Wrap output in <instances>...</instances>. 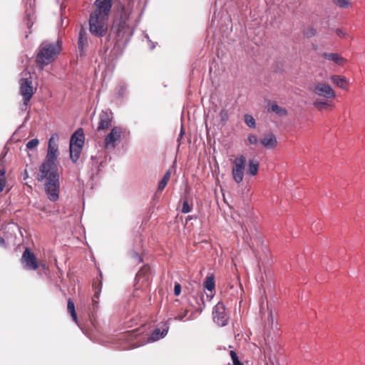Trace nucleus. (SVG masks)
I'll return each mask as SVG.
<instances>
[{"mask_svg": "<svg viewBox=\"0 0 365 365\" xmlns=\"http://www.w3.org/2000/svg\"><path fill=\"white\" fill-rule=\"evenodd\" d=\"M168 327L165 324V327L160 329H155L151 334L150 336L148 339V342H153L163 338L168 333Z\"/></svg>", "mask_w": 365, "mask_h": 365, "instance_id": "2eb2a0df", "label": "nucleus"}, {"mask_svg": "<svg viewBox=\"0 0 365 365\" xmlns=\"http://www.w3.org/2000/svg\"><path fill=\"white\" fill-rule=\"evenodd\" d=\"M314 106L319 110H322L324 109H326L327 107L329 106L328 103L327 101L317 99L313 103Z\"/></svg>", "mask_w": 365, "mask_h": 365, "instance_id": "b1692460", "label": "nucleus"}, {"mask_svg": "<svg viewBox=\"0 0 365 365\" xmlns=\"http://www.w3.org/2000/svg\"><path fill=\"white\" fill-rule=\"evenodd\" d=\"M5 174L6 170L4 169L0 170V192L4 190L6 185Z\"/></svg>", "mask_w": 365, "mask_h": 365, "instance_id": "bb28decb", "label": "nucleus"}, {"mask_svg": "<svg viewBox=\"0 0 365 365\" xmlns=\"http://www.w3.org/2000/svg\"><path fill=\"white\" fill-rule=\"evenodd\" d=\"M113 120V113L110 111L103 110L99 115V123L98 130H104L111 126Z\"/></svg>", "mask_w": 365, "mask_h": 365, "instance_id": "9b49d317", "label": "nucleus"}, {"mask_svg": "<svg viewBox=\"0 0 365 365\" xmlns=\"http://www.w3.org/2000/svg\"><path fill=\"white\" fill-rule=\"evenodd\" d=\"M213 319L215 323L221 327L227 324L228 317L225 313V307L223 303L218 302L212 311Z\"/></svg>", "mask_w": 365, "mask_h": 365, "instance_id": "1a4fd4ad", "label": "nucleus"}, {"mask_svg": "<svg viewBox=\"0 0 365 365\" xmlns=\"http://www.w3.org/2000/svg\"><path fill=\"white\" fill-rule=\"evenodd\" d=\"M132 332H133V334H135V333L138 332V330H136V329L133 330Z\"/></svg>", "mask_w": 365, "mask_h": 365, "instance_id": "49530a36", "label": "nucleus"}, {"mask_svg": "<svg viewBox=\"0 0 365 365\" xmlns=\"http://www.w3.org/2000/svg\"><path fill=\"white\" fill-rule=\"evenodd\" d=\"M123 134V128L120 126H114L110 133L106 136L103 142L104 148L107 150H114Z\"/></svg>", "mask_w": 365, "mask_h": 365, "instance_id": "0eeeda50", "label": "nucleus"}, {"mask_svg": "<svg viewBox=\"0 0 365 365\" xmlns=\"http://www.w3.org/2000/svg\"><path fill=\"white\" fill-rule=\"evenodd\" d=\"M35 4V0H25L26 4V21H27V26L30 28L33 25V16H34V6Z\"/></svg>", "mask_w": 365, "mask_h": 365, "instance_id": "4468645a", "label": "nucleus"}, {"mask_svg": "<svg viewBox=\"0 0 365 365\" xmlns=\"http://www.w3.org/2000/svg\"><path fill=\"white\" fill-rule=\"evenodd\" d=\"M138 17L134 16L133 12L128 13L126 10L121 11L120 18L115 20L113 24V29H115L119 40L128 41L130 39L138 24Z\"/></svg>", "mask_w": 365, "mask_h": 365, "instance_id": "7ed1b4c3", "label": "nucleus"}, {"mask_svg": "<svg viewBox=\"0 0 365 365\" xmlns=\"http://www.w3.org/2000/svg\"><path fill=\"white\" fill-rule=\"evenodd\" d=\"M38 143H39V141L37 138L31 139L26 143V148L29 150H32V149L35 148L36 147H37Z\"/></svg>", "mask_w": 365, "mask_h": 365, "instance_id": "cd10ccee", "label": "nucleus"}, {"mask_svg": "<svg viewBox=\"0 0 365 365\" xmlns=\"http://www.w3.org/2000/svg\"><path fill=\"white\" fill-rule=\"evenodd\" d=\"M55 138H57V135H53L48 140L46 158L40 166L37 174L38 182L46 180L44 184L45 192L49 200L52 202L58 200L60 192L59 175L56 163L58 149L57 145H53Z\"/></svg>", "mask_w": 365, "mask_h": 365, "instance_id": "f257e3e1", "label": "nucleus"}, {"mask_svg": "<svg viewBox=\"0 0 365 365\" xmlns=\"http://www.w3.org/2000/svg\"><path fill=\"white\" fill-rule=\"evenodd\" d=\"M126 91V86L125 85H121L118 90V96L119 97H123L125 92Z\"/></svg>", "mask_w": 365, "mask_h": 365, "instance_id": "e433bc0d", "label": "nucleus"}, {"mask_svg": "<svg viewBox=\"0 0 365 365\" xmlns=\"http://www.w3.org/2000/svg\"><path fill=\"white\" fill-rule=\"evenodd\" d=\"M322 56L326 59L334 61L338 65H342L344 62V59L336 53H324Z\"/></svg>", "mask_w": 365, "mask_h": 365, "instance_id": "6ab92c4d", "label": "nucleus"}, {"mask_svg": "<svg viewBox=\"0 0 365 365\" xmlns=\"http://www.w3.org/2000/svg\"><path fill=\"white\" fill-rule=\"evenodd\" d=\"M333 3L342 9H346L351 4L349 0H333Z\"/></svg>", "mask_w": 365, "mask_h": 365, "instance_id": "a878e982", "label": "nucleus"}, {"mask_svg": "<svg viewBox=\"0 0 365 365\" xmlns=\"http://www.w3.org/2000/svg\"><path fill=\"white\" fill-rule=\"evenodd\" d=\"M259 162L255 159H250L248 162L247 174L251 176H255L259 170Z\"/></svg>", "mask_w": 365, "mask_h": 365, "instance_id": "a211bd4d", "label": "nucleus"}, {"mask_svg": "<svg viewBox=\"0 0 365 365\" xmlns=\"http://www.w3.org/2000/svg\"><path fill=\"white\" fill-rule=\"evenodd\" d=\"M88 46V38L86 31L81 29L78 38V50L81 56H85Z\"/></svg>", "mask_w": 365, "mask_h": 365, "instance_id": "f8f14e48", "label": "nucleus"}, {"mask_svg": "<svg viewBox=\"0 0 365 365\" xmlns=\"http://www.w3.org/2000/svg\"><path fill=\"white\" fill-rule=\"evenodd\" d=\"M185 133V130H184V128L182 126L181 127V130H180V135H179V137L181 138Z\"/></svg>", "mask_w": 365, "mask_h": 365, "instance_id": "c03bdc74", "label": "nucleus"}, {"mask_svg": "<svg viewBox=\"0 0 365 365\" xmlns=\"http://www.w3.org/2000/svg\"><path fill=\"white\" fill-rule=\"evenodd\" d=\"M133 257L138 262H140L143 261L142 257L137 252H133Z\"/></svg>", "mask_w": 365, "mask_h": 365, "instance_id": "ea45409f", "label": "nucleus"}, {"mask_svg": "<svg viewBox=\"0 0 365 365\" xmlns=\"http://www.w3.org/2000/svg\"><path fill=\"white\" fill-rule=\"evenodd\" d=\"M21 264L26 269L36 270L38 267V264L35 255L29 248H26L21 259Z\"/></svg>", "mask_w": 365, "mask_h": 365, "instance_id": "6e6552de", "label": "nucleus"}, {"mask_svg": "<svg viewBox=\"0 0 365 365\" xmlns=\"http://www.w3.org/2000/svg\"><path fill=\"white\" fill-rule=\"evenodd\" d=\"M84 143V135L82 130L76 131L71 138L70 145H80L83 147Z\"/></svg>", "mask_w": 365, "mask_h": 365, "instance_id": "f3484780", "label": "nucleus"}, {"mask_svg": "<svg viewBox=\"0 0 365 365\" xmlns=\"http://www.w3.org/2000/svg\"><path fill=\"white\" fill-rule=\"evenodd\" d=\"M167 184L168 182L165 181L163 179H161V180L158 182V191H162L165 187Z\"/></svg>", "mask_w": 365, "mask_h": 365, "instance_id": "f704fd0d", "label": "nucleus"}, {"mask_svg": "<svg viewBox=\"0 0 365 365\" xmlns=\"http://www.w3.org/2000/svg\"><path fill=\"white\" fill-rule=\"evenodd\" d=\"M317 31L314 28H309L307 31H305L304 34L307 37L310 38L316 34Z\"/></svg>", "mask_w": 365, "mask_h": 365, "instance_id": "72a5a7b5", "label": "nucleus"}, {"mask_svg": "<svg viewBox=\"0 0 365 365\" xmlns=\"http://www.w3.org/2000/svg\"><path fill=\"white\" fill-rule=\"evenodd\" d=\"M260 143L267 149H274L277 145V138L272 133L265 135L260 140Z\"/></svg>", "mask_w": 365, "mask_h": 365, "instance_id": "ddd939ff", "label": "nucleus"}, {"mask_svg": "<svg viewBox=\"0 0 365 365\" xmlns=\"http://www.w3.org/2000/svg\"><path fill=\"white\" fill-rule=\"evenodd\" d=\"M30 76L29 73H25V76ZM20 93L23 96L24 98V104L27 106L29 101L32 98L34 90L32 86V81L31 80V76L22 78L20 81Z\"/></svg>", "mask_w": 365, "mask_h": 365, "instance_id": "423d86ee", "label": "nucleus"}, {"mask_svg": "<svg viewBox=\"0 0 365 365\" xmlns=\"http://www.w3.org/2000/svg\"><path fill=\"white\" fill-rule=\"evenodd\" d=\"M230 356L232 360V365H243V364L240 361L238 356L235 351H230Z\"/></svg>", "mask_w": 365, "mask_h": 365, "instance_id": "c85d7f7f", "label": "nucleus"}, {"mask_svg": "<svg viewBox=\"0 0 365 365\" xmlns=\"http://www.w3.org/2000/svg\"><path fill=\"white\" fill-rule=\"evenodd\" d=\"M204 284L205 288L207 291L210 292V294H207V297L211 299L214 296L213 292H215V282L214 275L210 274V276L206 277Z\"/></svg>", "mask_w": 365, "mask_h": 365, "instance_id": "dca6fc26", "label": "nucleus"}, {"mask_svg": "<svg viewBox=\"0 0 365 365\" xmlns=\"http://www.w3.org/2000/svg\"><path fill=\"white\" fill-rule=\"evenodd\" d=\"M181 292V285L179 283H175L174 286V294L175 296H179Z\"/></svg>", "mask_w": 365, "mask_h": 365, "instance_id": "c9c22d12", "label": "nucleus"}, {"mask_svg": "<svg viewBox=\"0 0 365 365\" xmlns=\"http://www.w3.org/2000/svg\"><path fill=\"white\" fill-rule=\"evenodd\" d=\"M220 115L221 120L223 123H225L227 120L228 114H227V111L226 110L222 109L220 113Z\"/></svg>", "mask_w": 365, "mask_h": 365, "instance_id": "473e14b6", "label": "nucleus"}, {"mask_svg": "<svg viewBox=\"0 0 365 365\" xmlns=\"http://www.w3.org/2000/svg\"><path fill=\"white\" fill-rule=\"evenodd\" d=\"M246 166V158L240 155L232 161V177L233 180L240 184L243 181L245 170Z\"/></svg>", "mask_w": 365, "mask_h": 365, "instance_id": "39448f33", "label": "nucleus"}, {"mask_svg": "<svg viewBox=\"0 0 365 365\" xmlns=\"http://www.w3.org/2000/svg\"><path fill=\"white\" fill-rule=\"evenodd\" d=\"M247 140H248L249 143L251 145H257L259 141L257 136L254 134H250L248 136Z\"/></svg>", "mask_w": 365, "mask_h": 365, "instance_id": "2f4dec72", "label": "nucleus"}, {"mask_svg": "<svg viewBox=\"0 0 365 365\" xmlns=\"http://www.w3.org/2000/svg\"><path fill=\"white\" fill-rule=\"evenodd\" d=\"M60 52L58 43L43 42L38 47L36 56V63L43 67L51 63Z\"/></svg>", "mask_w": 365, "mask_h": 365, "instance_id": "20e7f679", "label": "nucleus"}, {"mask_svg": "<svg viewBox=\"0 0 365 365\" xmlns=\"http://www.w3.org/2000/svg\"><path fill=\"white\" fill-rule=\"evenodd\" d=\"M312 89L316 95L326 98H334L336 96L335 92L332 88L325 83H315Z\"/></svg>", "mask_w": 365, "mask_h": 365, "instance_id": "9d476101", "label": "nucleus"}, {"mask_svg": "<svg viewBox=\"0 0 365 365\" xmlns=\"http://www.w3.org/2000/svg\"><path fill=\"white\" fill-rule=\"evenodd\" d=\"M331 80L334 83H335L337 86L340 87L341 88H346L347 81L346 78L342 77L341 76L334 75L331 77Z\"/></svg>", "mask_w": 365, "mask_h": 365, "instance_id": "412c9836", "label": "nucleus"}, {"mask_svg": "<svg viewBox=\"0 0 365 365\" xmlns=\"http://www.w3.org/2000/svg\"><path fill=\"white\" fill-rule=\"evenodd\" d=\"M96 9L90 15V32L98 37L106 35L112 0H96Z\"/></svg>", "mask_w": 365, "mask_h": 365, "instance_id": "f03ea898", "label": "nucleus"}, {"mask_svg": "<svg viewBox=\"0 0 365 365\" xmlns=\"http://www.w3.org/2000/svg\"><path fill=\"white\" fill-rule=\"evenodd\" d=\"M192 210V205H190L187 200L183 202L182 207V213H189Z\"/></svg>", "mask_w": 365, "mask_h": 365, "instance_id": "7c9ffc66", "label": "nucleus"}, {"mask_svg": "<svg viewBox=\"0 0 365 365\" xmlns=\"http://www.w3.org/2000/svg\"><path fill=\"white\" fill-rule=\"evenodd\" d=\"M93 289H94V296H93V303H96V301L95 298L98 299L99 294L101 291V286L100 284L98 285L93 284Z\"/></svg>", "mask_w": 365, "mask_h": 365, "instance_id": "c756f323", "label": "nucleus"}, {"mask_svg": "<svg viewBox=\"0 0 365 365\" xmlns=\"http://www.w3.org/2000/svg\"><path fill=\"white\" fill-rule=\"evenodd\" d=\"M244 120H245V123H246V125L248 127L252 128H255V126H256L255 119L252 115H250L249 114H245L244 115Z\"/></svg>", "mask_w": 365, "mask_h": 365, "instance_id": "393cba45", "label": "nucleus"}, {"mask_svg": "<svg viewBox=\"0 0 365 365\" xmlns=\"http://www.w3.org/2000/svg\"><path fill=\"white\" fill-rule=\"evenodd\" d=\"M0 245L2 246V247L5 246V240L1 237H0Z\"/></svg>", "mask_w": 365, "mask_h": 365, "instance_id": "37998d69", "label": "nucleus"}, {"mask_svg": "<svg viewBox=\"0 0 365 365\" xmlns=\"http://www.w3.org/2000/svg\"><path fill=\"white\" fill-rule=\"evenodd\" d=\"M24 176H25L24 178H27V176H28V173H27L26 170H25Z\"/></svg>", "mask_w": 365, "mask_h": 365, "instance_id": "a18cd8bd", "label": "nucleus"}, {"mask_svg": "<svg viewBox=\"0 0 365 365\" xmlns=\"http://www.w3.org/2000/svg\"><path fill=\"white\" fill-rule=\"evenodd\" d=\"M271 110L279 116H284L287 114L286 109L279 106L276 103H273L271 106Z\"/></svg>", "mask_w": 365, "mask_h": 365, "instance_id": "5701e85b", "label": "nucleus"}, {"mask_svg": "<svg viewBox=\"0 0 365 365\" xmlns=\"http://www.w3.org/2000/svg\"><path fill=\"white\" fill-rule=\"evenodd\" d=\"M336 34L339 37H344L345 36V33L342 30H341V29H337L336 30Z\"/></svg>", "mask_w": 365, "mask_h": 365, "instance_id": "79ce46f5", "label": "nucleus"}, {"mask_svg": "<svg viewBox=\"0 0 365 365\" xmlns=\"http://www.w3.org/2000/svg\"><path fill=\"white\" fill-rule=\"evenodd\" d=\"M187 314V311L185 310L182 313L179 314L175 317V319L183 320Z\"/></svg>", "mask_w": 365, "mask_h": 365, "instance_id": "4c0bfd02", "label": "nucleus"}, {"mask_svg": "<svg viewBox=\"0 0 365 365\" xmlns=\"http://www.w3.org/2000/svg\"><path fill=\"white\" fill-rule=\"evenodd\" d=\"M145 38H146V39L148 41V42L150 44V49L153 50L155 47V43L153 41H150V38H149L148 34L145 35Z\"/></svg>", "mask_w": 365, "mask_h": 365, "instance_id": "a19ab883", "label": "nucleus"}, {"mask_svg": "<svg viewBox=\"0 0 365 365\" xmlns=\"http://www.w3.org/2000/svg\"><path fill=\"white\" fill-rule=\"evenodd\" d=\"M82 148L80 145H70V158L73 163L78 160Z\"/></svg>", "mask_w": 365, "mask_h": 365, "instance_id": "aec40b11", "label": "nucleus"}, {"mask_svg": "<svg viewBox=\"0 0 365 365\" xmlns=\"http://www.w3.org/2000/svg\"><path fill=\"white\" fill-rule=\"evenodd\" d=\"M227 365H231L230 364H228Z\"/></svg>", "mask_w": 365, "mask_h": 365, "instance_id": "de8ad7c7", "label": "nucleus"}, {"mask_svg": "<svg viewBox=\"0 0 365 365\" xmlns=\"http://www.w3.org/2000/svg\"><path fill=\"white\" fill-rule=\"evenodd\" d=\"M170 175H171V173H170V170H168L166 171V173L164 174L163 177L162 179H163L166 182H169L170 180Z\"/></svg>", "mask_w": 365, "mask_h": 365, "instance_id": "58836bf2", "label": "nucleus"}, {"mask_svg": "<svg viewBox=\"0 0 365 365\" xmlns=\"http://www.w3.org/2000/svg\"><path fill=\"white\" fill-rule=\"evenodd\" d=\"M67 309H68V312L70 313L73 321L76 323H77L78 318H77V314H76V309H75V305L71 299H69L68 300Z\"/></svg>", "mask_w": 365, "mask_h": 365, "instance_id": "4be33fe9", "label": "nucleus"}]
</instances>
